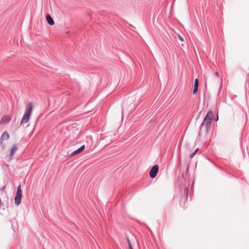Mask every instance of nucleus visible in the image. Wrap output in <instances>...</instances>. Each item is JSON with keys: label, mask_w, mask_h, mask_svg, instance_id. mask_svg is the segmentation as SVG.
Wrapping results in <instances>:
<instances>
[{"label": "nucleus", "mask_w": 249, "mask_h": 249, "mask_svg": "<svg viewBox=\"0 0 249 249\" xmlns=\"http://www.w3.org/2000/svg\"><path fill=\"white\" fill-rule=\"evenodd\" d=\"M34 104L33 102H29L26 106L24 114L21 119L20 124L27 123L33 112Z\"/></svg>", "instance_id": "nucleus-1"}, {"label": "nucleus", "mask_w": 249, "mask_h": 249, "mask_svg": "<svg viewBox=\"0 0 249 249\" xmlns=\"http://www.w3.org/2000/svg\"><path fill=\"white\" fill-rule=\"evenodd\" d=\"M212 123V120L204 118L203 122L201 124L199 134H200L201 132L203 131V129H204L206 133H207L208 130L210 129Z\"/></svg>", "instance_id": "nucleus-2"}, {"label": "nucleus", "mask_w": 249, "mask_h": 249, "mask_svg": "<svg viewBox=\"0 0 249 249\" xmlns=\"http://www.w3.org/2000/svg\"><path fill=\"white\" fill-rule=\"evenodd\" d=\"M22 198V190L21 189V185H19L17 188V191L15 197V203L17 206L21 203Z\"/></svg>", "instance_id": "nucleus-3"}, {"label": "nucleus", "mask_w": 249, "mask_h": 249, "mask_svg": "<svg viewBox=\"0 0 249 249\" xmlns=\"http://www.w3.org/2000/svg\"><path fill=\"white\" fill-rule=\"evenodd\" d=\"M159 171V166L158 165H154L150 170L149 175L151 178H155Z\"/></svg>", "instance_id": "nucleus-4"}, {"label": "nucleus", "mask_w": 249, "mask_h": 249, "mask_svg": "<svg viewBox=\"0 0 249 249\" xmlns=\"http://www.w3.org/2000/svg\"><path fill=\"white\" fill-rule=\"evenodd\" d=\"M11 120V117L9 115H4L2 117L1 121H0V124H7V123H9Z\"/></svg>", "instance_id": "nucleus-5"}, {"label": "nucleus", "mask_w": 249, "mask_h": 249, "mask_svg": "<svg viewBox=\"0 0 249 249\" xmlns=\"http://www.w3.org/2000/svg\"><path fill=\"white\" fill-rule=\"evenodd\" d=\"M84 149H85V145H83L80 147H79L78 149H77V150H76L74 151H73L71 154V156H74V155H75L76 154H78L81 153V152H82L84 150Z\"/></svg>", "instance_id": "nucleus-6"}, {"label": "nucleus", "mask_w": 249, "mask_h": 249, "mask_svg": "<svg viewBox=\"0 0 249 249\" xmlns=\"http://www.w3.org/2000/svg\"><path fill=\"white\" fill-rule=\"evenodd\" d=\"M198 84H199L198 80L197 79H196L195 80V83H194V89H193V93L194 94H195L197 92Z\"/></svg>", "instance_id": "nucleus-7"}, {"label": "nucleus", "mask_w": 249, "mask_h": 249, "mask_svg": "<svg viewBox=\"0 0 249 249\" xmlns=\"http://www.w3.org/2000/svg\"><path fill=\"white\" fill-rule=\"evenodd\" d=\"M46 19L48 22V23L50 25H53L54 24V22L53 19L52 18L50 15H47L46 16Z\"/></svg>", "instance_id": "nucleus-8"}, {"label": "nucleus", "mask_w": 249, "mask_h": 249, "mask_svg": "<svg viewBox=\"0 0 249 249\" xmlns=\"http://www.w3.org/2000/svg\"><path fill=\"white\" fill-rule=\"evenodd\" d=\"M18 150L17 144H15L12 147L10 151V157L12 158L15 154V152Z\"/></svg>", "instance_id": "nucleus-9"}, {"label": "nucleus", "mask_w": 249, "mask_h": 249, "mask_svg": "<svg viewBox=\"0 0 249 249\" xmlns=\"http://www.w3.org/2000/svg\"><path fill=\"white\" fill-rule=\"evenodd\" d=\"M0 139H2L3 141L4 140H7L9 139V135L7 132V131H4L2 133V134L0 137Z\"/></svg>", "instance_id": "nucleus-10"}, {"label": "nucleus", "mask_w": 249, "mask_h": 249, "mask_svg": "<svg viewBox=\"0 0 249 249\" xmlns=\"http://www.w3.org/2000/svg\"><path fill=\"white\" fill-rule=\"evenodd\" d=\"M213 113L212 111L210 110L208 112L207 115H206L204 118H207L208 119H210L213 120Z\"/></svg>", "instance_id": "nucleus-11"}, {"label": "nucleus", "mask_w": 249, "mask_h": 249, "mask_svg": "<svg viewBox=\"0 0 249 249\" xmlns=\"http://www.w3.org/2000/svg\"><path fill=\"white\" fill-rule=\"evenodd\" d=\"M184 194L185 195V200H187L188 196V189L187 188L184 189Z\"/></svg>", "instance_id": "nucleus-12"}, {"label": "nucleus", "mask_w": 249, "mask_h": 249, "mask_svg": "<svg viewBox=\"0 0 249 249\" xmlns=\"http://www.w3.org/2000/svg\"><path fill=\"white\" fill-rule=\"evenodd\" d=\"M198 150V148H197L196 149L194 152L193 153H192L190 155V158L192 159V158H193L194 157V156L196 155V153L197 152V151Z\"/></svg>", "instance_id": "nucleus-13"}, {"label": "nucleus", "mask_w": 249, "mask_h": 249, "mask_svg": "<svg viewBox=\"0 0 249 249\" xmlns=\"http://www.w3.org/2000/svg\"><path fill=\"white\" fill-rule=\"evenodd\" d=\"M0 146H1L2 148H4V145L3 144V140L0 138Z\"/></svg>", "instance_id": "nucleus-14"}, {"label": "nucleus", "mask_w": 249, "mask_h": 249, "mask_svg": "<svg viewBox=\"0 0 249 249\" xmlns=\"http://www.w3.org/2000/svg\"><path fill=\"white\" fill-rule=\"evenodd\" d=\"M127 242L128 243L129 248H130V246H132L131 244L130 243L129 239L127 238Z\"/></svg>", "instance_id": "nucleus-15"}, {"label": "nucleus", "mask_w": 249, "mask_h": 249, "mask_svg": "<svg viewBox=\"0 0 249 249\" xmlns=\"http://www.w3.org/2000/svg\"><path fill=\"white\" fill-rule=\"evenodd\" d=\"M215 75L216 76L218 77L219 76V73H218V72L216 71L215 73Z\"/></svg>", "instance_id": "nucleus-16"}, {"label": "nucleus", "mask_w": 249, "mask_h": 249, "mask_svg": "<svg viewBox=\"0 0 249 249\" xmlns=\"http://www.w3.org/2000/svg\"><path fill=\"white\" fill-rule=\"evenodd\" d=\"M179 39L181 41H183V38L181 36H179Z\"/></svg>", "instance_id": "nucleus-17"}, {"label": "nucleus", "mask_w": 249, "mask_h": 249, "mask_svg": "<svg viewBox=\"0 0 249 249\" xmlns=\"http://www.w3.org/2000/svg\"><path fill=\"white\" fill-rule=\"evenodd\" d=\"M129 249H133L132 246H130Z\"/></svg>", "instance_id": "nucleus-18"}]
</instances>
